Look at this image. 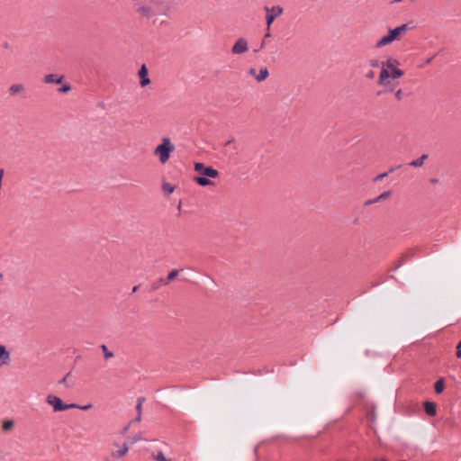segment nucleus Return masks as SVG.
<instances>
[{
	"label": "nucleus",
	"mask_w": 461,
	"mask_h": 461,
	"mask_svg": "<svg viewBox=\"0 0 461 461\" xmlns=\"http://www.w3.org/2000/svg\"><path fill=\"white\" fill-rule=\"evenodd\" d=\"M137 6V12L140 15L146 19L153 16L167 15L170 6L165 1L145 0L146 3H140V0H132Z\"/></svg>",
	"instance_id": "obj_1"
},
{
	"label": "nucleus",
	"mask_w": 461,
	"mask_h": 461,
	"mask_svg": "<svg viewBox=\"0 0 461 461\" xmlns=\"http://www.w3.org/2000/svg\"><path fill=\"white\" fill-rule=\"evenodd\" d=\"M397 64H399V62L394 59H388L384 63H383L377 82L379 86H385L389 77L396 79L404 75L403 70L396 68Z\"/></svg>",
	"instance_id": "obj_2"
},
{
	"label": "nucleus",
	"mask_w": 461,
	"mask_h": 461,
	"mask_svg": "<svg viewBox=\"0 0 461 461\" xmlns=\"http://www.w3.org/2000/svg\"><path fill=\"white\" fill-rule=\"evenodd\" d=\"M175 150V146L172 144L168 137L163 138L162 142L157 146L154 154L158 156L159 161L165 164L170 158L171 152Z\"/></svg>",
	"instance_id": "obj_3"
},
{
	"label": "nucleus",
	"mask_w": 461,
	"mask_h": 461,
	"mask_svg": "<svg viewBox=\"0 0 461 461\" xmlns=\"http://www.w3.org/2000/svg\"><path fill=\"white\" fill-rule=\"evenodd\" d=\"M408 24L407 23H404V24H402L401 26H398L396 28H393V29H390L388 31V33L387 35H384V37H382L377 42H376V47L377 48H381V47H384V46H386L390 43H392L394 40L398 39V37L408 31Z\"/></svg>",
	"instance_id": "obj_4"
},
{
	"label": "nucleus",
	"mask_w": 461,
	"mask_h": 461,
	"mask_svg": "<svg viewBox=\"0 0 461 461\" xmlns=\"http://www.w3.org/2000/svg\"><path fill=\"white\" fill-rule=\"evenodd\" d=\"M46 402L53 407L55 412L68 411L76 407L71 403H64L61 398L53 394L47 396Z\"/></svg>",
	"instance_id": "obj_5"
},
{
	"label": "nucleus",
	"mask_w": 461,
	"mask_h": 461,
	"mask_svg": "<svg viewBox=\"0 0 461 461\" xmlns=\"http://www.w3.org/2000/svg\"><path fill=\"white\" fill-rule=\"evenodd\" d=\"M267 11L266 15V21H267V26L269 28L275 19L278 16H280L283 14V8L279 5H274L271 8L266 6L265 7Z\"/></svg>",
	"instance_id": "obj_6"
},
{
	"label": "nucleus",
	"mask_w": 461,
	"mask_h": 461,
	"mask_svg": "<svg viewBox=\"0 0 461 461\" xmlns=\"http://www.w3.org/2000/svg\"><path fill=\"white\" fill-rule=\"evenodd\" d=\"M249 50L248 41L245 38H240L234 43L231 52L236 55L243 54Z\"/></svg>",
	"instance_id": "obj_7"
},
{
	"label": "nucleus",
	"mask_w": 461,
	"mask_h": 461,
	"mask_svg": "<svg viewBox=\"0 0 461 461\" xmlns=\"http://www.w3.org/2000/svg\"><path fill=\"white\" fill-rule=\"evenodd\" d=\"M11 362V353L5 346L0 344V367L8 366Z\"/></svg>",
	"instance_id": "obj_8"
},
{
	"label": "nucleus",
	"mask_w": 461,
	"mask_h": 461,
	"mask_svg": "<svg viewBox=\"0 0 461 461\" xmlns=\"http://www.w3.org/2000/svg\"><path fill=\"white\" fill-rule=\"evenodd\" d=\"M148 74H149L148 68H147L146 65L143 64L141 66L140 69L139 70V76L140 78V83L141 86H146L149 84H150V79L149 78Z\"/></svg>",
	"instance_id": "obj_9"
},
{
	"label": "nucleus",
	"mask_w": 461,
	"mask_h": 461,
	"mask_svg": "<svg viewBox=\"0 0 461 461\" xmlns=\"http://www.w3.org/2000/svg\"><path fill=\"white\" fill-rule=\"evenodd\" d=\"M114 446L119 447V449L116 451L112 452V456L113 458H121L123 456H125L129 451V447L127 443H123L122 446H119L118 444H114Z\"/></svg>",
	"instance_id": "obj_10"
},
{
	"label": "nucleus",
	"mask_w": 461,
	"mask_h": 461,
	"mask_svg": "<svg viewBox=\"0 0 461 461\" xmlns=\"http://www.w3.org/2000/svg\"><path fill=\"white\" fill-rule=\"evenodd\" d=\"M25 93V86L22 84H14L9 87V94L11 96H16L20 94Z\"/></svg>",
	"instance_id": "obj_11"
},
{
	"label": "nucleus",
	"mask_w": 461,
	"mask_h": 461,
	"mask_svg": "<svg viewBox=\"0 0 461 461\" xmlns=\"http://www.w3.org/2000/svg\"><path fill=\"white\" fill-rule=\"evenodd\" d=\"M424 411L429 416H435L437 414V406L433 402L426 401L424 402Z\"/></svg>",
	"instance_id": "obj_12"
},
{
	"label": "nucleus",
	"mask_w": 461,
	"mask_h": 461,
	"mask_svg": "<svg viewBox=\"0 0 461 461\" xmlns=\"http://www.w3.org/2000/svg\"><path fill=\"white\" fill-rule=\"evenodd\" d=\"M64 79V77L63 76H57V75H54V74H49V75H46L45 77H44V82L46 84H61L62 81Z\"/></svg>",
	"instance_id": "obj_13"
},
{
	"label": "nucleus",
	"mask_w": 461,
	"mask_h": 461,
	"mask_svg": "<svg viewBox=\"0 0 461 461\" xmlns=\"http://www.w3.org/2000/svg\"><path fill=\"white\" fill-rule=\"evenodd\" d=\"M391 196V191H384L381 194H379L377 197L374 199H369L365 202V205H371L373 203H375L381 200H384Z\"/></svg>",
	"instance_id": "obj_14"
},
{
	"label": "nucleus",
	"mask_w": 461,
	"mask_h": 461,
	"mask_svg": "<svg viewBox=\"0 0 461 461\" xmlns=\"http://www.w3.org/2000/svg\"><path fill=\"white\" fill-rule=\"evenodd\" d=\"M201 175L208 178H215L219 176V172L217 169L209 166L206 167L203 172H201Z\"/></svg>",
	"instance_id": "obj_15"
},
{
	"label": "nucleus",
	"mask_w": 461,
	"mask_h": 461,
	"mask_svg": "<svg viewBox=\"0 0 461 461\" xmlns=\"http://www.w3.org/2000/svg\"><path fill=\"white\" fill-rule=\"evenodd\" d=\"M194 180L201 186H207L213 184V182L210 180V178L203 176L202 175L194 176Z\"/></svg>",
	"instance_id": "obj_16"
},
{
	"label": "nucleus",
	"mask_w": 461,
	"mask_h": 461,
	"mask_svg": "<svg viewBox=\"0 0 461 461\" xmlns=\"http://www.w3.org/2000/svg\"><path fill=\"white\" fill-rule=\"evenodd\" d=\"M402 167V165H399V166H396V167H392L387 172H384L378 176H376L375 178H374V182H379L381 180H383L384 178L387 177L389 176V174L393 173L394 170L398 169Z\"/></svg>",
	"instance_id": "obj_17"
},
{
	"label": "nucleus",
	"mask_w": 461,
	"mask_h": 461,
	"mask_svg": "<svg viewBox=\"0 0 461 461\" xmlns=\"http://www.w3.org/2000/svg\"><path fill=\"white\" fill-rule=\"evenodd\" d=\"M179 271L177 269H174L170 271L167 276V278L160 277L159 281L163 282V285H167L170 281L176 278L178 276Z\"/></svg>",
	"instance_id": "obj_18"
},
{
	"label": "nucleus",
	"mask_w": 461,
	"mask_h": 461,
	"mask_svg": "<svg viewBox=\"0 0 461 461\" xmlns=\"http://www.w3.org/2000/svg\"><path fill=\"white\" fill-rule=\"evenodd\" d=\"M428 158V155L427 154H423L422 156H420L419 158L417 159H414L412 161H411L409 163V166L411 167H421L423 164H424V161Z\"/></svg>",
	"instance_id": "obj_19"
},
{
	"label": "nucleus",
	"mask_w": 461,
	"mask_h": 461,
	"mask_svg": "<svg viewBox=\"0 0 461 461\" xmlns=\"http://www.w3.org/2000/svg\"><path fill=\"white\" fill-rule=\"evenodd\" d=\"M269 76V71L267 68H261L259 70V74L256 76V79L258 82H262L267 79Z\"/></svg>",
	"instance_id": "obj_20"
},
{
	"label": "nucleus",
	"mask_w": 461,
	"mask_h": 461,
	"mask_svg": "<svg viewBox=\"0 0 461 461\" xmlns=\"http://www.w3.org/2000/svg\"><path fill=\"white\" fill-rule=\"evenodd\" d=\"M14 428V420H5L2 423V429L5 432L11 431Z\"/></svg>",
	"instance_id": "obj_21"
},
{
	"label": "nucleus",
	"mask_w": 461,
	"mask_h": 461,
	"mask_svg": "<svg viewBox=\"0 0 461 461\" xmlns=\"http://www.w3.org/2000/svg\"><path fill=\"white\" fill-rule=\"evenodd\" d=\"M434 388H435V392H436V393L439 394V393H443V391H444V389H445V381H444V378H439V379L435 383Z\"/></svg>",
	"instance_id": "obj_22"
},
{
	"label": "nucleus",
	"mask_w": 461,
	"mask_h": 461,
	"mask_svg": "<svg viewBox=\"0 0 461 461\" xmlns=\"http://www.w3.org/2000/svg\"><path fill=\"white\" fill-rule=\"evenodd\" d=\"M162 190L166 195H168L174 192L175 186L170 185L169 183H164L162 185Z\"/></svg>",
	"instance_id": "obj_23"
},
{
	"label": "nucleus",
	"mask_w": 461,
	"mask_h": 461,
	"mask_svg": "<svg viewBox=\"0 0 461 461\" xmlns=\"http://www.w3.org/2000/svg\"><path fill=\"white\" fill-rule=\"evenodd\" d=\"M71 375V372H68L62 379L58 383L59 384H65L68 388L72 387L74 384L68 383V377Z\"/></svg>",
	"instance_id": "obj_24"
},
{
	"label": "nucleus",
	"mask_w": 461,
	"mask_h": 461,
	"mask_svg": "<svg viewBox=\"0 0 461 461\" xmlns=\"http://www.w3.org/2000/svg\"><path fill=\"white\" fill-rule=\"evenodd\" d=\"M153 459L156 461H171L170 459L167 458L162 451H158L156 454L152 455Z\"/></svg>",
	"instance_id": "obj_25"
},
{
	"label": "nucleus",
	"mask_w": 461,
	"mask_h": 461,
	"mask_svg": "<svg viewBox=\"0 0 461 461\" xmlns=\"http://www.w3.org/2000/svg\"><path fill=\"white\" fill-rule=\"evenodd\" d=\"M101 348L104 354V357L105 358H110V357H113V353L112 351H109L108 350V348L106 347V345L103 344L101 346Z\"/></svg>",
	"instance_id": "obj_26"
},
{
	"label": "nucleus",
	"mask_w": 461,
	"mask_h": 461,
	"mask_svg": "<svg viewBox=\"0 0 461 461\" xmlns=\"http://www.w3.org/2000/svg\"><path fill=\"white\" fill-rule=\"evenodd\" d=\"M206 166H204L203 163L197 162L194 164V170L198 172L201 175V172L204 170Z\"/></svg>",
	"instance_id": "obj_27"
},
{
	"label": "nucleus",
	"mask_w": 461,
	"mask_h": 461,
	"mask_svg": "<svg viewBox=\"0 0 461 461\" xmlns=\"http://www.w3.org/2000/svg\"><path fill=\"white\" fill-rule=\"evenodd\" d=\"M144 401H145L144 397H139L138 398V403L136 405V410H137L139 414H141V406H142V403H143Z\"/></svg>",
	"instance_id": "obj_28"
},
{
	"label": "nucleus",
	"mask_w": 461,
	"mask_h": 461,
	"mask_svg": "<svg viewBox=\"0 0 461 461\" xmlns=\"http://www.w3.org/2000/svg\"><path fill=\"white\" fill-rule=\"evenodd\" d=\"M71 90V86L68 84L63 85L61 87L58 89L59 93L66 94Z\"/></svg>",
	"instance_id": "obj_29"
},
{
	"label": "nucleus",
	"mask_w": 461,
	"mask_h": 461,
	"mask_svg": "<svg viewBox=\"0 0 461 461\" xmlns=\"http://www.w3.org/2000/svg\"><path fill=\"white\" fill-rule=\"evenodd\" d=\"M72 404L76 406L73 409H79V410H82V411H87V410H89L92 407L91 403L86 404V405H79V404H77V403H72Z\"/></svg>",
	"instance_id": "obj_30"
},
{
	"label": "nucleus",
	"mask_w": 461,
	"mask_h": 461,
	"mask_svg": "<svg viewBox=\"0 0 461 461\" xmlns=\"http://www.w3.org/2000/svg\"><path fill=\"white\" fill-rule=\"evenodd\" d=\"M161 285H163V282H160L158 279L157 282H154L151 285V290H158L161 286Z\"/></svg>",
	"instance_id": "obj_31"
},
{
	"label": "nucleus",
	"mask_w": 461,
	"mask_h": 461,
	"mask_svg": "<svg viewBox=\"0 0 461 461\" xmlns=\"http://www.w3.org/2000/svg\"><path fill=\"white\" fill-rule=\"evenodd\" d=\"M365 77L367 78V79H374L375 77V73L374 70H369L366 75Z\"/></svg>",
	"instance_id": "obj_32"
},
{
	"label": "nucleus",
	"mask_w": 461,
	"mask_h": 461,
	"mask_svg": "<svg viewBox=\"0 0 461 461\" xmlns=\"http://www.w3.org/2000/svg\"><path fill=\"white\" fill-rule=\"evenodd\" d=\"M141 439H142V438H141L140 434H136V435H134V436L132 437V438H131V443H132V444H134V443H136V442H138V441H140Z\"/></svg>",
	"instance_id": "obj_33"
},
{
	"label": "nucleus",
	"mask_w": 461,
	"mask_h": 461,
	"mask_svg": "<svg viewBox=\"0 0 461 461\" xmlns=\"http://www.w3.org/2000/svg\"><path fill=\"white\" fill-rule=\"evenodd\" d=\"M369 65L372 67V68H378L379 67V62L377 59H370L369 60Z\"/></svg>",
	"instance_id": "obj_34"
},
{
	"label": "nucleus",
	"mask_w": 461,
	"mask_h": 461,
	"mask_svg": "<svg viewBox=\"0 0 461 461\" xmlns=\"http://www.w3.org/2000/svg\"><path fill=\"white\" fill-rule=\"evenodd\" d=\"M456 357L461 358V340L456 346Z\"/></svg>",
	"instance_id": "obj_35"
},
{
	"label": "nucleus",
	"mask_w": 461,
	"mask_h": 461,
	"mask_svg": "<svg viewBox=\"0 0 461 461\" xmlns=\"http://www.w3.org/2000/svg\"><path fill=\"white\" fill-rule=\"evenodd\" d=\"M370 416V420L372 422H375V420H376V413H375V411L373 409L369 414Z\"/></svg>",
	"instance_id": "obj_36"
},
{
	"label": "nucleus",
	"mask_w": 461,
	"mask_h": 461,
	"mask_svg": "<svg viewBox=\"0 0 461 461\" xmlns=\"http://www.w3.org/2000/svg\"><path fill=\"white\" fill-rule=\"evenodd\" d=\"M395 98L398 100V101H401L402 98V92L401 89L397 90L395 92Z\"/></svg>",
	"instance_id": "obj_37"
},
{
	"label": "nucleus",
	"mask_w": 461,
	"mask_h": 461,
	"mask_svg": "<svg viewBox=\"0 0 461 461\" xmlns=\"http://www.w3.org/2000/svg\"><path fill=\"white\" fill-rule=\"evenodd\" d=\"M266 46V41L265 40L261 42V44L259 45V48L258 49H256L254 50V52L257 53L260 50H262L264 47Z\"/></svg>",
	"instance_id": "obj_38"
},
{
	"label": "nucleus",
	"mask_w": 461,
	"mask_h": 461,
	"mask_svg": "<svg viewBox=\"0 0 461 461\" xmlns=\"http://www.w3.org/2000/svg\"><path fill=\"white\" fill-rule=\"evenodd\" d=\"M256 73H257L256 68H251L249 70V75H251V76H256Z\"/></svg>",
	"instance_id": "obj_39"
},
{
	"label": "nucleus",
	"mask_w": 461,
	"mask_h": 461,
	"mask_svg": "<svg viewBox=\"0 0 461 461\" xmlns=\"http://www.w3.org/2000/svg\"><path fill=\"white\" fill-rule=\"evenodd\" d=\"M271 36V33H270V27L267 29V32L265 33V38H268Z\"/></svg>",
	"instance_id": "obj_40"
},
{
	"label": "nucleus",
	"mask_w": 461,
	"mask_h": 461,
	"mask_svg": "<svg viewBox=\"0 0 461 461\" xmlns=\"http://www.w3.org/2000/svg\"><path fill=\"white\" fill-rule=\"evenodd\" d=\"M140 419H141V414H139L137 415V417L134 419V421H140Z\"/></svg>",
	"instance_id": "obj_41"
},
{
	"label": "nucleus",
	"mask_w": 461,
	"mask_h": 461,
	"mask_svg": "<svg viewBox=\"0 0 461 461\" xmlns=\"http://www.w3.org/2000/svg\"><path fill=\"white\" fill-rule=\"evenodd\" d=\"M129 428H130V424H128L127 426H125V427L123 428V429H122V433H126V432L128 431Z\"/></svg>",
	"instance_id": "obj_42"
},
{
	"label": "nucleus",
	"mask_w": 461,
	"mask_h": 461,
	"mask_svg": "<svg viewBox=\"0 0 461 461\" xmlns=\"http://www.w3.org/2000/svg\"><path fill=\"white\" fill-rule=\"evenodd\" d=\"M139 288H140V285L133 286L132 293H136L139 290Z\"/></svg>",
	"instance_id": "obj_43"
},
{
	"label": "nucleus",
	"mask_w": 461,
	"mask_h": 461,
	"mask_svg": "<svg viewBox=\"0 0 461 461\" xmlns=\"http://www.w3.org/2000/svg\"><path fill=\"white\" fill-rule=\"evenodd\" d=\"M431 60H432V58H429L427 59L426 63H430Z\"/></svg>",
	"instance_id": "obj_44"
},
{
	"label": "nucleus",
	"mask_w": 461,
	"mask_h": 461,
	"mask_svg": "<svg viewBox=\"0 0 461 461\" xmlns=\"http://www.w3.org/2000/svg\"><path fill=\"white\" fill-rule=\"evenodd\" d=\"M431 182H432V183H436V182H437V179H431Z\"/></svg>",
	"instance_id": "obj_45"
},
{
	"label": "nucleus",
	"mask_w": 461,
	"mask_h": 461,
	"mask_svg": "<svg viewBox=\"0 0 461 461\" xmlns=\"http://www.w3.org/2000/svg\"><path fill=\"white\" fill-rule=\"evenodd\" d=\"M140 3H143V0H140Z\"/></svg>",
	"instance_id": "obj_46"
},
{
	"label": "nucleus",
	"mask_w": 461,
	"mask_h": 461,
	"mask_svg": "<svg viewBox=\"0 0 461 461\" xmlns=\"http://www.w3.org/2000/svg\"><path fill=\"white\" fill-rule=\"evenodd\" d=\"M383 461H386V460H383Z\"/></svg>",
	"instance_id": "obj_47"
}]
</instances>
